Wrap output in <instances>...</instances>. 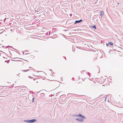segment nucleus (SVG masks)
Returning <instances> with one entry per match:
<instances>
[{
	"label": "nucleus",
	"mask_w": 123,
	"mask_h": 123,
	"mask_svg": "<svg viewBox=\"0 0 123 123\" xmlns=\"http://www.w3.org/2000/svg\"><path fill=\"white\" fill-rule=\"evenodd\" d=\"M29 69H28V70H22V71H23V72H26L27 71H29Z\"/></svg>",
	"instance_id": "nucleus-9"
},
{
	"label": "nucleus",
	"mask_w": 123,
	"mask_h": 123,
	"mask_svg": "<svg viewBox=\"0 0 123 123\" xmlns=\"http://www.w3.org/2000/svg\"><path fill=\"white\" fill-rule=\"evenodd\" d=\"M92 27L94 30L96 29V26L95 25H94L93 26H92Z\"/></svg>",
	"instance_id": "nucleus-6"
},
{
	"label": "nucleus",
	"mask_w": 123,
	"mask_h": 123,
	"mask_svg": "<svg viewBox=\"0 0 123 123\" xmlns=\"http://www.w3.org/2000/svg\"><path fill=\"white\" fill-rule=\"evenodd\" d=\"M119 3H117V4H118V5H119Z\"/></svg>",
	"instance_id": "nucleus-16"
},
{
	"label": "nucleus",
	"mask_w": 123,
	"mask_h": 123,
	"mask_svg": "<svg viewBox=\"0 0 123 123\" xmlns=\"http://www.w3.org/2000/svg\"><path fill=\"white\" fill-rule=\"evenodd\" d=\"M50 31H49V32L48 31L45 34L46 35H47L48 36H49L50 34Z\"/></svg>",
	"instance_id": "nucleus-7"
},
{
	"label": "nucleus",
	"mask_w": 123,
	"mask_h": 123,
	"mask_svg": "<svg viewBox=\"0 0 123 123\" xmlns=\"http://www.w3.org/2000/svg\"><path fill=\"white\" fill-rule=\"evenodd\" d=\"M64 31H68V30H63Z\"/></svg>",
	"instance_id": "nucleus-15"
},
{
	"label": "nucleus",
	"mask_w": 123,
	"mask_h": 123,
	"mask_svg": "<svg viewBox=\"0 0 123 123\" xmlns=\"http://www.w3.org/2000/svg\"><path fill=\"white\" fill-rule=\"evenodd\" d=\"M108 44L110 45H113V43L111 42H109L108 43Z\"/></svg>",
	"instance_id": "nucleus-8"
},
{
	"label": "nucleus",
	"mask_w": 123,
	"mask_h": 123,
	"mask_svg": "<svg viewBox=\"0 0 123 123\" xmlns=\"http://www.w3.org/2000/svg\"><path fill=\"white\" fill-rule=\"evenodd\" d=\"M28 77L29 78H31V79H32V77H31V76H29Z\"/></svg>",
	"instance_id": "nucleus-13"
},
{
	"label": "nucleus",
	"mask_w": 123,
	"mask_h": 123,
	"mask_svg": "<svg viewBox=\"0 0 123 123\" xmlns=\"http://www.w3.org/2000/svg\"><path fill=\"white\" fill-rule=\"evenodd\" d=\"M37 121V120L36 119H33L30 120H24V121L28 123H32L36 122Z\"/></svg>",
	"instance_id": "nucleus-2"
},
{
	"label": "nucleus",
	"mask_w": 123,
	"mask_h": 123,
	"mask_svg": "<svg viewBox=\"0 0 123 123\" xmlns=\"http://www.w3.org/2000/svg\"><path fill=\"white\" fill-rule=\"evenodd\" d=\"M109 96L108 95H107V96L105 97V101H106V98H107V96Z\"/></svg>",
	"instance_id": "nucleus-11"
},
{
	"label": "nucleus",
	"mask_w": 123,
	"mask_h": 123,
	"mask_svg": "<svg viewBox=\"0 0 123 123\" xmlns=\"http://www.w3.org/2000/svg\"><path fill=\"white\" fill-rule=\"evenodd\" d=\"M44 93H42L38 95L39 97H43L44 96Z\"/></svg>",
	"instance_id": "nucleus-4"
},
{
	"label": "nucleus",
	"mask_w": 123,
	"mask_h": 123,
	"mask_svg": "<svg viewBox=\"0 0 123 123\" xmlns=\"http://www.w3.org/2000/svg\"><path fill=\"white\" fill-rule=\"evenodd\" d=\"M77 117H81V118H77L76 120L78 121L83 122L84 121V120L85 117L81 114H78L77 116Z\"/></svg>",
	"instance_id": "nucleus-1"
},
{
	"label": "nucleus",
	"mask_w": 123,
	"mask_h": 123,
	"mask_svg": "<svg viewBox=\"0 0 123 123\" xmlns=\"http://www.w3.org/2000/svg\"><path fill=\"white\" fill-rule=\"evenodd\" d=\"M6 61H5V62H6Z\"/></svg>",
	"instance_id": "nucleus-21"
},
{
	"label": "nucleus",
	"mask_w": 123,
	"mask_h": 123,
	"mask_svg": "<svg viewBox=\"0 0 123 123\" xmlns=\"http://www.w3.org/2000/svg\"><path fill=\"white\" fill-rule=\"evenodd\" d=\"M31 68V67H29V68Z\"/></svg>",
	"instance_id": "nucleus-17"
},
{
	"label": "nucleus",
	"mask_w": 123,
	"mask_h": 123,
	"mask_svg": "<svg viewBox=\"0 0 123 123\" xmlns=\"http://www.w3.org/2000/svg\"><path fill=\"white\" fill-rule=\"evenodd\" d=\"M101 13L100 14V16L101 17V18H102V17L103 16L104 14V13L103 11H102L101 12Z\"/></svg>",
	"instance_id": "nucleus-5"
},
{
	"label": "nucleus",
	"mask_w": 123,
	"mask_h": 123,
	"mask_svg": "<svg viewBox=\"0 0 123 123\" xmlns=\"http://www.w3.org/2000/svg\"><path fill=\"white\" fill-rule=\"evenodd\" d=\"M77 31H79V30H78Z\"/></svg>",
	"instance_id": "nucleus-18"
},
{
	"label": "nucleus",
	"mask_w": 123,
	"mask_h": 123,
	"mask_svg": "<svg viewBox=\"0 0 123 123\" xmlns=\"http://www.w3.org/2000/svg\"><path fill=\"white\" fill-rule=\"evenodd\" d=\"M82 20L81 19H80V20H76L75 22L74 23V24H76L78 23H80L81 22H82Z\"/></svg>",
	"instance_id": "nucleus-3"
},
{
	"label": "nucleus",
	"mask_w": 123,
	"mask_h": 123,
	"mask_svg": "<svg viewBox=\"0 0 123 123\" xmlns=\"http://www.w3.org/2000/svg\"><path fill=\"white\" fill-rule=\"evenodd\" d=\"M34 98H32V102H34Z\"/></svg>",
	"instance_id": "nucleus-10"
},
{
	"label": "nucleus",
	"mask_w": 123,
	"mask_h": 123,
	"mask_svg": "<svg viewBox=\"0 0 123 123\" xmlns=\"http://www.w3.org/2000/svg\"><path fill=\"white\" fill-rule=\"evenodd\" d=\"M53 33V32H51V33Z\"/></svg>",
	"instance_id": "nucleus-19"
},
{
	"label": "nucleus",
	"mask_w": 123,
	"mask_h": 123,
	"mask_svg": "<svg viewBox=\"0 0 123 123\" xmlns=\"http://www.w3.org/2000/svg\"><path fill=\"white\" fill-rule=\"evenodd\" d=\"M108 101L109 102V101L108 100Z\"/></svg>",
	"instance_id": "nucleus-20"
},
{
	"label": "nucleus",
	"mask_w": 123,
	"mask_h": 123,
	"mask_svg": "<svg viewBox=\"0 0 123 123\" xmlns=\"http://www.w3.org/2000/svg\"><path fill=\"white\" fill-rule=\"evenodd\" d=\"M78 115H73V116H74V117H77V116Z\"/></svg>",
	"instance_id": "nucleus-12"
},
{
	"label": "nucleus",
	"mask_w": 123,
	"mask_h": 123,
	"mask_svg": "<svg viewBox=\"0 0 123 123\" xmlns=\"http://www.w3.org/2000/svg\"><path fill=\"white\" fill-rule=\"evenodd\" d=\"M106 45L107 46H109V45H108V44H107V43L106 44Z\"/></svg>",
	"instance_id": "nucleus-14"
}]
</instances>
